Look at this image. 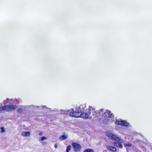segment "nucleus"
Wrapping results in <instances>:
<instances>
[{
  "label": "nucleus",
  "mask_w": 152,
  "mask_h": 152,
  "mask_svg": "<svg viewBox=\"0 0 152 152\" xmlns=\"http://www.w3.org/2000/svg\"><path fill=\"white\" fill-rule=\"evenodd\" d=\"M90 106H89L88 109H86V104H80L78 107H77L75 111H74L73 109H72V112H70V110H66L61 109L60 110L61 113V114L68 115L69 114L70 116L72 117L78 118L81 117L84 119L91 118V116L90 117L91 114Z\"/></svg>",
  "instance_id": "f257e3e1"
},
{
  "label": "nucleus",
  "mask_w": 152,
  "mask_h": 152,
  "mask_svg": "<svg viewBox=\"0 0 152 152\" xmlns=\"http://www.w3.org/2000/svg\"><path fill=\"white\" fill-rule=\"evenodd\" d=\"M107 148L108 150H110L112 152H115L117 150L115 147L112 146H108L107 147Z\"/></svg>",
  "instance_id": "0eeeda50"
},
{
  "label": "nucleus",
  "mask_w": 152,
  "mask_h": 152,
  "mask_svg": "<svg viewBox=\"0 0 152 152\" xmlns=\"http://www.w3.org/2000/svg\"><path fill=\"white\" fill-rule=\"evenodd\" d=\"M114 145L115 146L120 148H123V146L121 143L118 142H114Z\"/></svg>",
  "instance_id": "6e6552de"
},
{
  "label": "nucleus",
  "mask_w": 152,
  "mask_h": 152,
  "mask_svg": "<svg viewBox=\"0 0 152 152\" xmlns=\"http://www.w3.org/2000/svg\"><path fill=\"white\" fill-rule=\"evenodd\" d=\"M46 139L47 138L43 136L41 137V139H40V140L41 141H43L44 140Z\"/></svg>",
  "instance_id": "a211bd4d"
},
{
  "label": "nucleus",
  "mask_w": 152,
  "mask_h": 152,
  "mask_svg": "<svg viewBox=\"0 0 152 152\" xmlns=\"http://www.w3.org/2000/svg\"><path fill=\"white\" fill-rule=\"evenodd\" d=\"M0 129H1V131L0 132V133H2L5 132V130L4 129V128L3 127H1L0 128Z\"/></svg>",
  "instance_id": "f3484780"
},
{
  "label": "nucleus",
  "mask_w": 152,
  "mask_h": 152,
  "mask_svg": "<svg viewBox=\"0 0 152 152\" xmlns=\"http://www.w3.org/2000/svg\"><path fill=\"white\" fill-rule=\"evenodd\" d=\"M124 146L126 147H131L132 146V144L129 142H128L127 143H125L124 144Z\"/></svg>",
  "instance_id": "ddd939ff"
},
{
  "label": "nucleus",
  "mask_w": 152,
  "mask_h": 152,
  "mask_svg": "<svg viewBox=\"0 0 152 152\" xmlns=\"http://www.w3.org/2000/svg\"><path fill=\"white\" fill-rule=\"evenodd\" d=\"M42 107L43 108V107H46V106H43Z\"/></svg>",
  "instance_id": "393cba45"
},
{
  "label": "nucleus",
  "mask_w": 152,
  "mask_h": 152,
  "mask_svg": "<svg viewBox=\"0 0 152 152\" xmlns=\"http://www.w3.org/2000/svg\"><path fill=\"white\" fill-rule=\"evenodd\" d=\"M11 105H6L0 107V111L2 110H6L7 111H9L11 110L10 109Z\"/></svg>",
  "instance_id": "423d86ee"
},
{
  "label": "nucleus",
  "mask_w": 152,
  "mask_h": 152,
  "mask_svg": "<svg viewBox=\"0 0 152 152\" xmlns=\"http://www.w3.org/2000/svg\"><path fill=\"white\" fill-rule=\"evenodd\" d=\"M42 132H40L39 133V135L41 136V135H42Z\"/></svg>",
  "instance_id": "b1692460"
},
{
  "label": "nucleus",
  "mask_w": 152,
  "mask_h": 152,
  "mask_svg": "<svg viewBox=\"0 0 152 152\" xmlns=\"http://www.w3.org/2000/svg\"><path fill=\"white\" fill-rule=\"evenodd\" d=\"M109 121V119L107 118H105L103 120V122L104 124H107Z\"/></svg>",
  "instance_id": "f8f14e48"
},
{
  "label": "nucleus",
  "mask_w": 152,
  "mask_h": 152,
  "mask_svg": "<svg viewBox=\"0 0 152 152\" xmlns=\"http://www.w3.org/2000/svg\"><path fill=\"white\" fill-rule=\"evenodd\" d=\"M54 147L56 148H57L58 147V145L57 144H55L54 145Z\"/></svg>",
  "instance_id": "412c9836"
},
{
  "label": "nucleus",
  "mask_w": 152,
  "mask_h": 152,
  "mask_svg": "<svg viewBox=\"0 0 152 152\" xmlns=\"http://www.w3.org/2000/svg\"><path fill=\"white\" fill-rule=\"evenodd\" d=\"M90 108H91L90 111H92L93 116L94 117H97L100 120L103 118V117L105 118V117H106L107 118H113L114 116V115L113 113H111L110 111L107 110L101 109L99 111H96L95 109L93 108H92L91 106Z\"/></svg>",
  "instance_id": "f03ea898"
},
{
  "label": "nucleus",
  "mask_w": 152,
  "mask_h": 152,
  "mask_svg": "<svg viewBox=\"0 0 152 152\" xmlns=\"http://www.w3.org/2000/svg\"><path fill=\"white\" fill-rule=\"evenodd\" d=\"M71 148V145H68L67 148L66 150V151H69L70 150Z\"/></svg>",
  "instance_id": "2eb2a0df"
},
{
  "label": "nucleus",
  "mask_w": 152,
  "mask_h": 152,
  "mask_svg": "<svg viewBox=\"0 0 152 152\" xmlns=\"http://www.w3.org/2000/svg\"><path fill=\"white\" fill-rule=\"evenodd\" d=\"M66 152H69V151H66Z\"/></svg>",
  "instance_id": "bb28decb"
},
{
  "label": "nucleus",
  "mask_w": 152,
  "mask_h": 152,
  "mask_svg": "<svg viewBox=\"0 0 152 152\" xmlns=\"http://www.w3.org/2000/svg\"><path fill=\"white\" fill-rule=\"evenodd\" d=\"M42 144H43V145H46V144H47V143H46V142H42Z\"/></svg>",
  "instance_id": "4be33fe9"
},
{
  "label": "nucleus",
  "mask_w": 152,
  "mask_h": 152,
  "mask_svg": "<svg viewBox=\"0 0 152 152\" xmlns=\"http://www.w3.org/2000/svg\"><path fill=\"white\" fill-rule=\"evenodd\" d=\"M29 106H26V107H29Z\"/></svg>",
  "instance_id": "a878e982"
},
{
  "label": "nucleus",
  "mask_w": 152,
  "mask_h": 152,
  "mask_svg": "<svg viewBox=\"0 0 152 152\" xmlns=\"http://www.w3.org/2000/svg\"><path fill=\"white\" fill-rule=\"evenodd\" d=\"M68 136L65 135H63L59 137V139L61 140H63L67 139Z\"/></svg>",
  "instance_id": "9d476101"
},
{
  "label": "nucleus",
  "mask_w": 152,
  "mask_h": 152,
  "mask_svg": "<svg viewBox=\"0 0 152 152\" xmlns=\"http://www.w3.org/2000/svg\"><path fill=\"white\" fill-rule=\"evenodd\" d=\"M71 144L75 152L80 151L81 149V145L78 143L76 142H72Z\"/></svg>",
  "instance_id": "39448f33"
},
{
  "label": "nucleus",
  "mask_w": 152,
  "mask_h": 152,
  "mask_svg": "<svg viewBox=\"0 0 152 152\" xmlns=\"http://www.w3.org/2000/svg\"><path fill=\"white\" fill-rule=\"evenodd\" d=\"M30 106H32L33 107H34V106L33 105H31ZM39 106H35V107H38V108H39Z\"/></svg>",
  "instance_id": "5701e85b"
},
{
  "label": "nucleus",
  "mask_w": 152,
  "mask_h": 152,
  "mask_svg": "<svg viewBox=\"0 0 152 152\" xmlns=\"http://www.w3.org/2000/svg\"><path fill=\"white\" fill-rule=\"evenodd\" d=\"M30 134L29 132H22L21 135L24 136L28 137L29 136Z\"/></svg>",
  "instance_id": "1a4fd4ad"
},
{
  "label": "nucleus",
  "mask_w": 152,
  "mask_h": 152,
  "mask_svg": "<svg viewBox=\"0 0 152 152\" xmlns=\"http://www.w3.org/2000/svg\"><path fill=\"white\" fill-rule=\"evenodd\" d=\"M17 107V106L16 105H11V106H10L11 110H14L16 109Z\"/></svg>",
  "instance_id": "4468645a"
},
{
  "label": "nucleus",
  "mask_w": 152,
  "mask_h": 152,
  "mask_svg": "<svg viewBox=\"0 0 152 152\" xmlns=\"http://www.w3.org/2000/svg\"><path fill=\"white\" fill-rule=\"evenodd\" d=\"M105 134L109 138L112 140L119 142H122L123 141L122 140L110 132H106L105 133Z\"/></svg>",
  "instance_id": "7ed1b4c3"
},
{
  "label": "nucleus",
  "mask_w": 152,
  "mask_h": 152,
  "mask_svg": "<svg viewBox=\"0 0 152 152\" xmlns=\"http://www.w3.org/2000/svg\"><path fill=\"white\" fill-rule=\"evenodd\" d=\"M22 110L20 108H19L17 109V112L19 113H22Z\"/></svg>",
  "instance_id": "dca6fc26"
},
{
  "label": "nucleus",
  "mask_w": 152,
  "mask_h": 152,
  "mask_svg": "<svg viewBox=\"0 0 152 152\" xmlns=\"http://www.w3.org/2000/svg\"><path fill=\"white\" fill-rule=\"evenodd\" d=\"M15 101L16 102L17 104L19 103V102H20V100H19V99H15Z\"/></svg>",
  "instance_id": "aec40b11"
},
{
  "label": "nucleus",
  "mask_w": 152,
  "mask_h": 152,
  "mask_svg": "<svg viewBox=\"0 0 152 152\" xmlns=\"http://www.w3.org/2000/svg\"><path fill=\"white\" fill-rule=\"evenodd\" d=\"M9 100V99L7 98V99L6 100H4L3 102V104H7L8 102H7V100Z\"/></svg>",
  "instance_id": "6ab92c4d"
},
{
  "label": "nucleus",
  "mask_w": 152,
  "mask_h": 152,
  "mask_svg": "<svg viewBox=\"0 0 152 152\" xmlns=\"http://www.w3.org/2000/svg\"><path fill=\"white\" fill-rule=\"evenodd\" d=\"M83 152H94V151L92 149H87L84 150Z\"/></svg>",
  "instance_id": "9b49d317"
},
{
  "label": "nucleus",
  "mask_w": 152,
  "mask_h": 152,
  "mask_svg": "<svg viewBox=\"0 0 152 152\" xmlns=\"http://www.w3.org/2000/svg\"><path fill=\"white\" fill-rule=\"evenodd\" d=\"M115 123L117 125L126 127H129L130 125L129 123L124 120H122L121 119L120 120H116Z\"/></svg>",
  "instance_id": "20e7f679"
}]
</instances>
